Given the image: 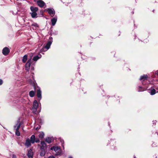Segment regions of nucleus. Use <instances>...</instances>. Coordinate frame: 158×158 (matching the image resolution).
<instances>
[{
  "instance_id": "nucleus-1",
  "label": "nucleus",
  "mask_w": 158,
  "mask_h": 158,
  "mask_svg": "<svg viewBox=\"0 0 158 158\" xmlns=\"http://www.w3.org/2000/svg\"><path fill=\"white\" fill-rule=\"evenodd\" d=\"M22 125V122H20V119H19L13 127L14 130L15 131V135L18 136L20 135L19 129Z\"/></svg>"
},
{
  "instance_id": "nucleus-2",
  "label": "nucleus",
  "mask_w": 158,
  "mask_h": 158,
  "mask_svg": "<svg viewBox=\"0 0 158 158\" xmlns=\"http://www.w3.org/2000/svg\"><path fill=\"white\" fill-rule=\"evenodd\" d=\"M39 104L36 100H35L33 102V106L31 109L32 112L36 114L37 110L38 108Z\"/></svg>"
},
{
  "instance_id": "nucleus-3",
  "label": "nucleus",
  "mask_w": 158,
  "mask_h": 158,
  "mask_svg": "<svg viewBox=\"0 0 158 158\" xmlns=\"http://www.w3.org/2000/svg\"><path fill=\"white\" fill-rule=\"evenodd\" d=\"M52 150H54L56 152V155H59L61 154L62 151L60 148L58 146L52 147L51 148Z\"/></svg>"
},
{
  "instance_id": "nucleus-4",
  "label": "nucleus",
  "mask_w": 158,
  "mask_h": 158,
  "mask_svg": "<svg viewBox=\"0 0 158 158\" xmlns=\"http://www.w3.org/2000/svg\"><path fill=\"white\" fill-rule=\"evenodd\" d=\"M52 37H50L49 38V40L48 41L46 45L45 46L44 48L46 49L45 51H46L48 50L52 43Z\"/></svg>"
},
{
  "instance_id": "nucleus-5",
  "label": "nucleus",
  "mask_w": 158,
  "mask_h": 158,
  "mask_svg": "<svg viewBox=\"0 0 158 158\" xmlns=\"http://www.w3.org/2000/svg\"><path fill=\"white\" fill-rule=\"evenodd\" d=\"M10 52V50L7 47L4 48L2 50V54L6 56Z\"/></svg>"
},
{
  "instance_id": "nucleus-6",
  "label": "nucleus",
  "mask_w": 158,
  "mask_h": 158,
  "mask_svg": "<svg viewBox=\"0 0 158 158\" xmlns=\"http://www.w3.org/2000/svg\"><path fill=\"white\" fill-rule=\"evenodd\" d=\"M47 11L51 17H53L55 13V12L53 8H48Z\"/></svg>"
},
{
  "instance_id": "nucleus-7",
  "label": "nucleus",
  "mask_w": 158,
  "mask_h": 158,
  "mask_svg": "<svg viewBox=\"0 0 158 158\" xmlns=\"http://www.w3.org/2000/svg\"><path fill=\"white\" fill-rule=\"evenodd\" d=\"M38 5L40 7H43L44 6H46L45 2L42 0H36Z\"/></svg>"
},
{
  "instance_id": "nucleus-8",
  "label": "nucleus",
  "mask_w": 158,
  "mask_h": 158,
  "mask_svg": "<svg viewBox=\"0 0 158 158\" xmlns=\"http://www.w3.org/2000/svg\"><path fill=\"white\" fill-rule=\"evenodd\" d=\"M31 59H29L26 63L25 65V68L26 70L28 71L31 64Z\"/></svg>"
},
{
  "instance_id": "nucleus-9",
  "label": "nucleus",
  "mask_w": 158,
  "mask_h": 158,
  "mask_svg": "<svg viewBox=\"0 0 158 158\" xmlns=\"http://www.w3.org/2000/svg\"><path fill=\"white\" fill-rule=\"evenodd\" d=\"M42 92L39 88L37 90V96L38 98V99L40 101L42 98L41 96Z\"/></svg>"
},
{
  "instance_id": "nucleus-10",
  "label": "nucleus",
  "mask_w": 158,
  "mask_h": 158,
  "mask_svg": "<svg viewBox=\"0 0 158 158\" xmlns=\"http://www.w3.org/2000/svg\"><path fill=\"white\" fill-rule=\"evenodd\" d=\"M148 78V76L147 75H144L141 76L140 78V80L142 81V84L144 85V81L146 80Z\"/></svg>"
},
{
  "instance_id": "nucleus-11",
  "label": "nucleus",
  "mask_w": 158,
  "mask_h": 158,
  "mask_svg": "<svg viewBox=\"0 0 158 158\" xmlns=\"http://www.w3.org/2000/svg\"><path fill=\"white\" fill-rule=\"evenodd\" d=\"M31 143L30 141V139L28 138L26 139L25 145L27 148H28L31 145Z\"/></svg>"
},
{
  "instance_id": "nucleus-12",
  "label": "nucleus",
  "mask_w": 158,
  "mask_h": 158,
  "mask_svg": "<svg viewBox=\"0 0 158 158\" xmlns=\"http://www.w3.org/2000/svg\"><path fill=\"white\" fill-rule=\"evenodd\" d=\"M27 155L29 158H33V152L31 149L28 151Z\"/></svg>"
},
{
  "instance_id": "nucleus-13",
  "label": "nucleus",
  "mask_w": 158,
  "mask_h": 158,
  "mask_svg": "<svg viewBox=\"0 0 158 158\" xmlns=\"http://www.w3.org/2000/svg\"><path fill=\"white\" fill-rule=\"evenodd\" d=\"M57 17L56 16H55L54 18L52 19L51 20V22L52 25L53 26H54L57 21Z\"/></svg>"
},
{
  "instance_id": "nucleus-14",
  "label": "nucleus",
  "mask_w": 158,
  "mask_h": 158,
  "mask_svg": "<svg viewBox=\"0 0 158 158\" xmlns=\"http://www.w3.org/2000/svg\"><path fill=\"white\" fill-rule=\"evenodd\" d=\"M41 145L40 147V149H45L46 148V145L45 142L44 141L41 142Z\"/></svg>"
},
{
  "instance_id": "nucleus-15",
  "label": "nucleus",
  "mask_w": 158,
  "mask_h": 158,
  "mask_svg": "<svg viewBox=\"0 0 158 158\" xmlns=\"http://www.w3.org/2000/svg\"><path fill=\"white\" fill-rule=\"evenodd\" d=\"M42 56L41 54H39L38 55L34 56L33 58V60L34 61H36L38 59L41 58Z\"/></svg>"
},
{
  "instance_id": "nucleus-16",
  "label": "nucleus",
  "mask_w": 158,
  "mask_h": 158,
  "mask_svg": "<svg viewBox=\"0 0 158 158\" xmlns=\"http://www.w3.org/2000/svg\"><path fill=\"white\" fill-rule=\"evenodd\" d=\"M35 136L33 135H32L30 137V141L31 142V143L33 144L35 143Z\"/></svg>"
},
{
  "instance_id": "nucleus-17",
  "label": "nucleus",
  "mask_w": 158,
  "mask_h": 158,
  "mask_svg": "<svg viewBox=\"0 0 158 158\" xmlns=\"http://www.w3.org/2000/svg\"><path fill=\"white\" fill-rule=\"evenodd\" d=\"M30 10L32 12H36L38 10V8L36 7L31 6Z\"/></svg>"
},
{
  "instance_id": "nucleus-18",
  "label": "nucleus",
  "mask_w": 158,
  "mask_h": 158,
  "mask_svg": "<svg viewBox=\"0 0 158 158\" xmlns=\"http://www.w3.org/2000/svg\"><path fill=\"white\" fill-rule=\"evenodd\" d=\"M150 91L149 92L151 95H154L156 93V91L155 89L153 88L152 87L150 89Z\"/></svg>"
},
{
  "instance_id": "nucleus-19",
  "label": "nucleus",
  "mask_w": 158,
  "mask_h": 158,
  "mask_svg": "<svg viewBox=\"0 0 158 158\" xmlns=\"http://www.w3.org/2000/svg\"><path fill=\"white\" fill-rule=\"evenodd\" d=\"M138 92H142L146 90V88L144 87H142L140 86H139Z\"/></svg>"
},
{
  "instance_id": "nucleus-20",
  "label": "nucleus",
  "mask_w": 158,
  "mask_h": 158,
  "mask_svg": "<svg viewBox=\"0 0 158 158\" xmlns=\"http://www.w3.org/2000/svg\"><path fill=\"white\" fill-rule=\"evenodd\" d=\"M52 140V138L49 137L46 138L45 139V141L48 143H51Z\"/></svg>"
},
{
  "instance_id": "nucleus-21",
  "label": "nucleus",
  "mask_w": 158,
  "mask_h": 158,
  "mask_svg": "<svg viewBox=\"0 0 158 158\" xmlns=\"http://www.w3.org/2000/svg\"><path fill=\"white\" fill-rule=\"evenodd\" d=\"M44 135V133L43 132H40L39 133L38 136L39 138L41 139L43 138Z\"/></svg>"
},
{
  "instance_id": "nucleus-22",
  "label": "nucleus",
  "mask_w": 158,
  "mask_h": 158,
  "mask_svg": "<svg viewBox=\"0 0 158 158\" xmlns=\"http://www.w3.org/2000/svg\"><path fill=\"white\" fill-rule=\"evenodd\" d=\"M30 14L31 15V17L32 18H34L37 17V14L36 12H32L31 13H30Z\"/></svg>"
},
{
  "instance_id": "nucleus-23",
  "label": "nucleus",
  "mask_w": 158,
  "mask_h": 158,
  "mask_svg": "<svg viewBox=\"0 0 158 158\" xmlns=\"http://www.w3.org/2000/svg\"><path fill=\"white\" fill-rule=\"evenodd\" d=\"M41 152H40V155L41 156H44L45 155V150L41 149Z\"/></svg>"
},
{
  "instance_id": "nucleus-24",
  "label": "nucleus",
  "mask_w": 158,
  "mask_h": 158,
  "mask_svg": "<svg viewBox=\"0 0 158 158\" xmlns=\"http://www.w3.org/2000/svg\"><path fill=\"white\" fill-rule=\"evenodd\" d=\"M35 91L32 90L30 91L29 93V95L30 97H33L35 95Z\"/></svg>"
},
{
  "instance_id": "nucleus-25",
  "label": "nucleus",
  "mask_w": 158,
  "mask_h": 158,
  "mask_svg": "<svg viewBox=\"0 0 158 158\" xmlns=\"http://www.w3.org/2000/svg\"><path fill=\"white\" fill-rule=\"evenodd\" d=\"M27 56L26 55H25L23 57V63H25L26 62V61H27Z\"/></svg>"
},
{
  "instance_id": "nucleus-26",
  "label": "nucleus",
  "mask_w": 158,
  "mask_h": 158,
  "mask_svg": "<svg viewBox=\"0 0 158 158\" xmlns=\"http://www.w3.org/2000/svg\"><path fill=\"white\" fill-rule=\"evenodd\" d=\"M29 82L32 85H33V86H34V85H35V84H34V81L33 80H29Z\"/></svg>"
},
{
  "instance_id": "nucleus-27",
  "label": "nucleus",
  "mask_w": 158,
  "mask_h": 158,
  "mask_svg": "<svg viewBox=\"0 0 158 158\" xmlns=\"http://www.w3.org/2000/svg\"><path fill=\"white\" fill-rule=\"evenodd\" d=\"M32 26H34L35 27H38V25L36 23H34L31 25Z\"/></svg>"
},
{
  "instance_id": "nucleus-28",
  "label": "nucleus",
  "mask_w": 158,
  "mask_h": 158,
  "mask_svg": "<svg viewBox=\"0 0 158 158\" xmlns=\"http://www.w3.org/2000/svg\"><path fill=\"white\" fill-rule=\"evenodd\" d=\"M40 140L38 138H35V142L38 143H39L40 142Z\"/></svg>"
},
{
  "instance_id": "nucleus-29",
  "label": "nucleus",
  "mask_w": 158,
  "mask_h": 158,
  "mask_svg": "<svg viewBox=\"0 0 158 158\" xmlns=\"http://www.w3.org/2000/svg\"><path fill=\"white\" fill-rule=\"evenodd\" d=\"M12 158H17V157L15 154H13L12 155Z\"/></svg>"
},
{
  "instance_id": "nucleus-30",
  "label": "nucleus",
  "mask_w": 158,
  "mask_h": 158,
  "mask_svg": "<svg viewBox=\"0 0 158 158\" xmlns=\"http://www.w3.org/2000/svg\"><path fill=\"white\" fill-rule=\"evenodd\" d=\"M3 82L2 81L1 79H0V85L2 84Z\"/></svg>"
},
{
  "instance_id": "nucleus-31",
  "label": "nucleus",
  "mask_w": 158,
  "mask_h": 158,
  "mask_svg": "<svg viewBox=\"0 0 158 158\" xmlns=\"http://www.w3.org/2000/svg\"><path fill=\"white\" fill-rule=\"evenodd\" d=\"M48 158H55V157L53 156H49Z\"/></svg>"
},
{
  "instance_id": "nucleus-32",
  "label": "nucleus",
  "mask_w": 158,
  "mask_h": 158,
  "mask_svg": "<svg viewBox=\"0 0 158 158\" xmlns=\"http://www.w3.org/2000/svg\"><path fill=\"white\" fill-rule=\"evenodd\" d=\"M155 74H156L158 76V70L156 71L155 72Z\"/></svg>"
},
{
  "instance_id": "nucleus-33",
  "label": "nucleus",
  "mask_w": 158,
  "mask_h": 158,
  "mask_svg": "<svg viewBox=\"0 0 158 158\" xmlns=\"http://www.w3.org/2000/svg\"><path fill=\"white\" fill-rule=\"evenodd\" d=\"M156 122V121H153V124H154V123L155 124Z\"/></svg>"
},
{
  "instance_id": "nucleus-34",
  "label": "nucleus",
  "mask_w": 158,
  "mask_h": 158,
  "mask_svg": "<svg viewBox=\"0 0 158 158\" xmlns=\"http://www.w3.org/2000/svg\"><path fill=\"white\" fill-rule=\"evenodd\" d=\"M156 89L157 90V93H158V87L156 88Z\"/></svg>"
},
{
  "instance_id": "nucleus-35",
  "label": "nucleus",
  "mask_w": 158,
  "mask_h": 158,
  "mask_svg": "<svg viewBox=\"0 0 158 158\" xmlns=\"http://www.w3.org/2000/svg\"><path fill=\"white\" fill-rule=\"evenodd\" d=\"M68 158H73V157L71 156H69Z\"/></svg>"
},
{
  "instance_id": "nucleus-36",
  "label": "nucleus",
  "mask_w": 158,
  "mask_h": 158,
  "mask_svg": "<svg viewBox=\"0 0 158 158\" xmlns=\"http://www.w3.org/2000/svg\"><path fill=\"white\" fill-rule=\"evenodd\" d=\"M56 34H57L58 32H56Z\"/></svg>"
},
{
  "instance_id": "nucleus-37",
  "label": "nucleus",
  "mask_w": 158,
  "mask_h": 158,
  "mask_svg": "<svg viewBox=\"0 0 158 158\" xmlns=\"http://www.w3.org/2000/svg\"><path fill=\"white\" fill-rule=\"evenodd\" d=\"M134 158H135V156H134Z\"/></svg>"
}]
</instances>
